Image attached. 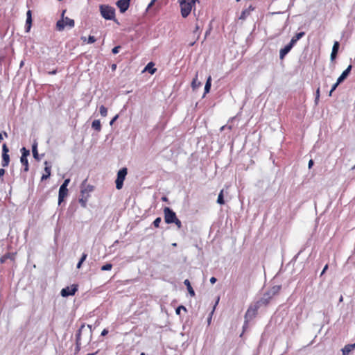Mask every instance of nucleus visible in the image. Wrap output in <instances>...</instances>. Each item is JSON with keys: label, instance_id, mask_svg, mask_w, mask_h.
<instances>
[{"label": "nucleus", "instance_id": "1", "mask_svg": "<svg viewBox=\"0 0 355 355\" xmlns=\"http://www.w3.org/2000/svg\"><path fill=\"white\" fill-rule=\"evenodd\" d=\"M65 12L66 10H62L61 14V19H59L56 23V30L58 31H62L66 26H68L69 28H72L75 26V21L73 19L67 17H64Z\"/></svg>", "mask_w": 355, "mask_h": 355}, {"label": "nucleus", "instance_id": "2", "mask_svg": "<svg viewBox=\"0 0 355 355\" xmlns=\"http://www.w3.org/2000/svg\"><path fill=\"white\" fill-rule=\"evenodd\" d=\"M99 10L101 16L106 20H115V9L108 5H101Z\"/></svg>", "mask_w": 355, "mask_h": 355}, {"label": "nucleus", "instance_id": "3", "mask_svg": "<svg viewBox=\"0 0 355 355\" xmlns=\"http://www.w3.org/2000/svg\"><path fill=\"white\" fill-rule=\"evenodd\" d=\"M259 308L260 306L256 302L248 307L245 314V324H248L249 321L256 316Z\"/></svg>", "mask_w": 355, "mask_h": 355}, {"label": "nucleus", "instance_id": "4", "mask_svg": "<svg viewBox=\"0 0 355 355\" xmlns=\"http://www.w3.org/2000/svg\"><path fill=\"white\" fill-rule=\"evenodd\" d=\"M128 169L125 167L121 168L117 173L116 180L115 181L116 188L121 189L123 185V181L127 175Z\"/></svg>", "mask_w": 355, "mask_h": 355}, {"label": "nucleus", "instance_id": "5", "mask_svg": "<svg viewBox=\"0 0 355 355\" xmlns=\"http://www.w3.org/2000/svg\"><path fill=\"white\" fill-rule=\"evenodd\" d=\"M164 220L166 223L171 224L173 223L175 220L177 218L175 212L170 207H165L164 209Z\"/></svg>", "mask_w": 355, "mask_h": 355}, {"label": "nucleus", "instance_id": "6", "mask_svg": "<svg viewBox=\"0 0 355 355\" xmlns=\"http://www.w3.org/2000/svg\"><path fill=\"white\" fill-rule=\"evenodd\" d=\"M78 285L73 284L71 286H66L63 288L60 291V295L63 297H67L69 296H73L78 291Z\"/></svg>", "mask_w": 355, "mask_h": 355}, {"label": "nucleus", "instance_id": "7", "mask_svg": "<svg viewBox=\"0 0 355 355\" xmlns=\"http://www.w3.org/2000/svg\"><path fill=\"white\" fill-rule=\"evenodd\" d=\"M180 4L181 8V15L184 18H185L190 14L193 4L187 2L186 0H181L180 1Z\"/></svg>", "mask_w": 355, "mask_h": 355}, {"label": "nucleus", "instance_id": "8", "mask_svg": "<svg viewBox=\"0 0 355 355\" xmlns=\"http://www.w3.org/2000/svg\"><path fill=\"white\" fill-rule=\"evenodd\" d=\"M9 148L6 144H3L2 146V161L1 165L3 167H6L10 163V155H8Z\"/></svg>", "mask_w": 355, "mask_h": 355}, {"label": "nucleus", "instance_id": "9", "mask_svg": "<svg viewBox=\"0 0 355 355\" xmlns=\"http://www.w3.org/2000/svg\"><path fill=\"white\" fill-rule=\"evenodd\" d=\"M85 324H83L80 326V327L79 328V329L77 331L76 334L75 353H78L80 350V347H81V343H80L81 334H82V331L85 328Z\"/></svg>", "mask_w": 355, "mask_h": 355}, {"label": "nucleus", "instance_id": "10", "mask_svg": "<svg viewBox=\"0 0 355 355\" xmlns=\"http://www.w3.org/2000/svg\"><path fill=\"white\" fill-rule=\"evenodd\" d=\"M130 0H119L116 6L119 8L121 12H125L129 8Z\"/></svg>", "mask_w": 355, "mask_h": 355}, {"label": "nucleus", "instance_id": "11", "mask_svg": "<svg viewBox=\"0 0 355 355\" xmlns=\"http://www.w3.org/2000/svg\"><path fill=\"white\" fill-rule=\"evenodd\" d=\"M272 297L268 293V292L265 293L263 295V297L258 301L256 302V303L259 306L262 305H268Z\"/></svg>", "mask_w": 355, "mask_h": 355}, {"label": "nucleus", "instance_id": "12", "mask_svg": "<svg viewBox=\"0 0 355 355\" xmlns=\"http://www.w3.org/2000/svg\"><path fill=\"white\" fill-rule=\"evenodd\" d=\"M68 195V189L60 187L58 192V205H60L64 198Z\"/></svg>", "mask_w": 355, "mask_h": 355}, {"label": "nucleus", "instance_id": "13", "mask_svg": "<svg viewBox=\"0 0 355 355\" xmlns=\"http://www.w3.org/2000/svg\"><path fill=\"white\" fill-rule=\"evenodd\" d=\"M352 66L349 64L347 68L343 71L341 75L338 77V83H342L349 76L351 70H352Z\"/></svg>", "mask_w": 355, "mask_h": 355}, {"label": "nucleus", "instance_id": "14", "mask_svg": "<svg viewBox=\"0 0 355 355\" xmlns=\"http://www.w3.org/2000/svg\"><path fill=\"white\" fill-rule=\"evenodd\" d=\"M293 47V46H292V44L288 43L284 48L281 49L279 51V58L281 60H283L284 57L291 51Z\"/></svg>", "mask_w": 355, "mask_h": 355}, {"label": "nucleus", "instance_id": "15", "mask_svg": "<svg viewBox=\"0 0 355 355\" xmlns=\"http://www.w3.org/2000/svg\"><path fill=\"white\" fill-rule=\"evenodd\" d=\"M32 21H33L32 20V11L31 10H28L26 12V24H25L26 32L30 31V29L32 26Z\"/></svg>", "mask_w": 355, "mask_h": 355}, {"label": "nucleus", "instance_id": "16", "mask_svg": "<svg viewBox=\"0 0 355 355\" xmlns=\"http://www.w3.org/2000/svg\"><path fill=\"white\" fill-rule=\"evenodd\" d=\"M339 47H340L339 42L338 41H335L334 43L333 47H332V51H331V56H330L331 61H334L336 58L337 54H338V52L339 50Z\"/></svg>", "mask_w": 355, "mask_h": 355}, {"label": "nucleus", "instance_id": "17", "mask_svg": "<svg viewBox=\"0 0 355 355\" xmlns=\"http://www.w3.org/2000/svg\"><path fill=\"white\" fill-rule=\"evenodd\" d=\"M15 254L16 252H6L0 258L1 263H4L8 259L13 261L15 259Z\"/></svg>", "mask_w": 355, "mask_h": 355}, {"label": "nucleus", "instance_id": "18", "mask_svg": "<svg viewBox=\"0 0 355 355\" xmlns=\"http://www.w3.org/2000/svg\"><path fill=\"white\" fill-rule=\"evenodd\" d=\"M44 164H45V168H44L45 173L43 174L42 176V178H41L42 181L48 179L51 175V166L50 165H49V163L47 161H45Z\"/></svg>", "mask_w": 355, "mask_h": 355}, {"label": "nucleus", "instance_id": "19", "mask_svg": "<svg viewBox=\"0 0 355 355\" xmlns=\"http://www.w3.org/2000/svg\"><path fill=\"white\" fill-rule=\"evenodd\" d=\"M355 349V343L353 344L346 345L342 349L343 355H348L349 353Z\"/></svg>", "mask_w": 355, "mask_h": 355}, {"label": "nucleus", "instance_id": "20", "mask_svg": "<svg viewBox=\"0 0 355 355\" xmlns=\"http://www.w3.org/2000/svg\"><path fill=\"white\" fill-rule=\"evenodd\" d=\"M87 180L85 179L81 184L80 188H82L83 190H85L88 194L89 193L92 192L94 189V187L90 184H87Z\"/></svg>", "mask_w": 355, "mask_h": 355}, {"label": "nucleus", "instance_id": "21", "mask_svg": "<svg viewBox=\"0 0 355 355\" xmlns=\"http://www.w3.org/2000/svg\"><path fill=\"white\" fill-rule=\"evenodd\" d=\"M304 35H305L304 32H300V33H296V35L292 37V39L291 40L289 43L291 44H292V46H293L296 44V42L299 40H300Z\"/></svg>", "mask_w": 355, "mask_h": 355}, {"label": "nucleus", "instance_id": "22", "mask_svg": "<svg viewBox=\"0 0 355 355\" xmlns=\"http://www.w3.org/2000/svg\"><path fill=\"white\" fill-rule=\"evenodd\" d=\"M32 153H33V157L39 161L40 159V155L38 154V151H37V142L36 141H35L32 145Z\"/></svg>", "mask_w": 355, "mask_h": 355}, {"label": "nucleus", "instance_id": "23", "mask_svg": "<svg viewBox=\"0 0 355 355\" xmlns=\"http://www.w3.org/2000/svg\"><path fill=\"white\" fill-rule=\"evenodd\" d=\"M201 83L198 80V73L196 74L195 77L193 78L191 82V87L193 91L196 90L198 87L201 86Z\"/></svg>", "mask_w": 355, "mask_h": 355}, {"label": "nucleus", "instance_id": "24", "mask_svg": "<svg viewBox=\"0 0 355 355\" xmlns=\"http://www.w3.org/2000/svg\"><path fill=\"white\" fill-rule=\"evenodd\" d=\"M184 284L187 286V291H188L189 295L192 297L195 296V295H196L195 291H194L193 288H192L189 280L185 279L184 282Z\"/></svg>", "mask_w": 355, "mask_h": 355}, {"label": "nucleus", "instance_id": "25", "mask_svg": "<svg viewBox=\"0 0 355 355\" xmlns=\"http://www.w3.org/2000/svg\"><path fill=\"white\" fill-rule=\"evenodd\" d=\"M282 288V286L280 285H276V286H272L268 291H267L268 293H270V295L273 297L274 295H275L276 294H277L279 291L281 290Z\"/></svg>", "mask_w": 355, "mask_h": 355}, {"label": "nucleus", "instance_id": "26", "mask_svg": "<svg viewBox=\"0 0 355 355\" xmlns=\"http://www.w3.org/2000/svg\"><path fill=\"white\" fill-rule=\"evenodd\" d=\"M154 63L150 62L146 66L144 71H148L150 74H153L156 71V68L154 67Z\"/></svg>", "mask_w": 355, "mask_h": 355}, {"label": "nucleus", "instance_id": "27", "mask_svg": "<svg viewBox=\"0 0 355 355\" xmlns=\"http://www.w3.org/2000/svg\"><path fill=\"white\" fill-rule=\"evenodd\" d=\"M211 77L209 76L206 81L205 85V94L204 96L209 93L211 89Z\"/></svg>", "mask_w": 355, "mask_h": 355}, {"label": "nucleus", "instance_id": "28", "mask_svg": "<svg viewBox=\"0 0 355 355\" xmlns=\"http://www.w3.org/2000/svg\"><path fill=\"white\" fill-rule=\"evenodd\" d=\"M20 162L23 166V168L21 169V172H27L29 170V165L28 159H20Z\"/></svg>", "mask_w": 355, "mask_h": 355}, {"label": "nucleus", "instance_id": "29", "mask_svg": "<svg viewBox=\"0 0 355 355\" xmlns=\"http://www.w3.org/2000/svg\"><path fill=\"white\" fill-rule=\"evenodd\" d=\"M92 128L99 132L101 130V124L99 120H94L92 123Z\"/></svg>", "mask_w": 355, "mask_h": 355}, {"label": "nucleus", "instance_id": "30", "mask_svg": "<svg viewBox=\"0 0 355 355\" xmlns=\"http://www.w3.org/2000/svg\"><path fill=\"white\" fill-rule=\"evenodd\" d=\"M87 257V253L83 252L82 254L80 259H79V261L77 263L76 268L78 269H80L81 268L83 262L86 260Z\"/></svg>", "mask_w": 355, "mask_h": 355}, {"label": "nucleus", "instance_id": "31", "mask_svg": "<svg viewBox=\"0 0 355 355\" xmlns=\"http://www.w3.org/2000/svg\"><path fill=\"white\" fill-rule=\"evenodd\" d=\"M200 33H201L200 28L198 24H196L195 29L193 31V34L196 37V40H198L199 39Z\"/></svg>", "mask_w": 355, "mask_h": 355}, {"label": "nucleus", "instance_id": "32", "mask_svg": "<svg viewBox=\"0 0 355 355\" xmlns=\"http://www.w3.org/2000/svg\"><path fill=\"white\" fill-rule=\"evenodd\" d=\"M251 13L249 12L248 10H247L246 9H244L242 12H241V14L240 15V17H239V19L240 20H245L246 19V18L250 15Z\"/></svg>", "mask_w": 355, "mask_h": 355}, {"label": "nucleus", "instance_id": "33", "mask_svg": "<svg viewBox=\"0 0 355 355\" xmlns=\"http://www.w3.org/2000/svg\"><path fill=\"white\" fill-rule=\"evenodd\" d=\"M21 156L20 159H26L27 157L30 155V150L26 149L25 147H23L21 149Z\"/></svg>", "mask_w": 355, "mask_h": 355}, {"label": "nucleus", "instance_id": "34", "mask_svg": "<svg viewBox=\"0 0 355 355\" xmlns=\"http://www.w3.org/2000/svg\"><path fill=\"white\" fill-rule=\"evenodd\" d=\"M217 203H218L219 205L225 204L223 190L220 191V192L218 194V199H217Z\"/></svg>", "mask_w": 355, "mask_h": 355}, {"label": "nucleus", "instance_id": "35", "mask_svg": "<svg viewBox=\"0 0 355 355\" xmlns=\"http://www.w3.org/2000/svg\"><path fill=\"white\" fill-rule=\"evenodd\" d=\"M99 112L102 116L105 117L107 114V109L104 105H101L99 107Z\"/></svg>", "mask_w": 355, "mask_h": 355}, {"label": "nucleus", "instance_id": "36", "mask_svg": "<svg viewBox=\"0 0 355 355\" xmlns=\"http://www.w3.org/2000/svg\"><path fill=\"white\" fill-rule=\"evenodd\" d=\"M112 264L110 263H106L103 266H101V270L103 271H107L110 270L112 268Z\"/></svg>", "mask_w": 355, "mask_h": 355}, {"label": "nucleus", "instance_id": "37", "mask_svg": "<svg viewBox=\"0 0 355 355\" xmlns=\"http://www.w3.org/2000/svg\"><path fill=\"white\" fill-rule=\"evenodd\" d=\"M87 200H88V198L84 197V196H83V198L80 197L79 198V203L80 204V205L83 207H87Z\"/></svg>", "mask_w": 355, "mask_h": 355}, {"label": "nucleus", "instance_id": "38", "mask_svg": "<svg viewBox=\"0 0 355 355\" xmlns=\"http://www.w3.org/2000/svg\"><path fill=\"white\" fill-rule=\"evenodd\" d=\"M182 310L184 311L185 312H187V308L183 306V305H180L178 306L176 309H175V313L177 315H180V311H182Z\"/></svg>", "mask_w": 355, "mask_h": 355}, {"label": "nucleus", "instance_id": "39", "mask_svg": "<svg viewBox=\"0 0 355 355\" xmlns=\"http://www.w3.org/2000/svg\"><path fill=\"white\" fill-rule=\"evenodd\" d=\"M162 221V219L160 217H157L155 219V220L153 221V225L155 227H158L159 226V224Z\"/></svg>", "mask_w": 355, "mask_h": 355}, {"label": "nucleus", "instance_id": "40", "mask_svg": "<svg viewBox=\"0 0 355 355\" xmlns=\"http://www.w3.org/2000/svg\"><path fill=\"white\" fill-rule=\"evenodd\" d=\"M340 83H338V80L336 81V83H334L332 87H331V89L329 92V96H331V94L332 92L337 88V87L340 85Z\"/></svg>", "mask_w": 355, "mask_h": 355}, {"label": "nucleus", "instance_id": "41", "mask_svg": "<svg viewBox=\"0 0 355 355\" xmlns=\"http://www.w3.org/2000/svg\"><path fill=\"white\" fill-rule=\"evenodd\" d=\"M304 250V248H302L292 259L291 262H295L299 255Z\"/></svg>", "mask_w": 355, "mask_h": 355}, {"label": "nucleus", "instance_id": "42", "mask_svg": "<svg viewBox=\"0 0 355 355\" xmlns=\"http://www.w3.org/2000/svg\"><path fill=\"white\" fill-rule=\"evenodd\" d=\"M329 268V264L327 263L324 267L323 268L320 275V277L322 278V276L324 275V274L326 272V271L328 270Z\"/></svg>", "mask_w": 355, "mask_h": 355}, {"label": "nucleus", "instance_id": "43", "mask_svg": "<svg viewBox=\"0 0 355 355\" xmlns=\"http://www.w3.org/2000/svg\"><path fill=\"white\" fill-rule=\"evenodd\" d=\"M121 46H116L112 49V52L113 54H116L119 52V50L121 49Z\"/></svg>", "mask_w": 355, "mask_h": 355}, {"label": "nucleus", "instance_id": "44", "mask_svg": "<svg viewBox=\"0 0 355 355\" xmlns=\"http://www.w3.org/2000/svg\"><path fill=\"white\" fill-rule=\"evenodd\" d=\"M83 196L89 198V194H88L85 190L80 188V197L83 198Z\"/></svg>", "mask_w": 355, "mask_h": 355}, {"label": "nucleus", "instance_id": "45", "mask_svg": "<svg viewBox=\"0 0 355 355\" xmlns=\"http://www.w3.org/2000/svg\"><path fill=\"white\" fill-rule=\"evenodd\" d=\"M95 42H96V38L94 36L89 35L88 37V40H87V43L88 44H92V43H94Z\"/></svg>", "mask_w": 355, "mask_h": 355}, {"label": "nucleus", "instance_id": "46", "mask_svg": "<svg viewBox=\"0 0 355 355\" xmlns=\"http://www.w3.org/2000/svg\"><path fill=\"white\" fill-rule=\"evenodd\" d=\"M319 98H320V88H318L316 90V96H315V104H318Z\"/></svg>", "mask_w": 355, "mask_h": 355}, {"label": "nucleus", "instance_id": "47", "mask_svg": "<svg viewBox=\"0 0 355 355\" xmlns=\"http://www.w3.org/2000/svg\"><path fill=\"white\" fill-rule=\"evenodd\" d=\"M69 182H70L69 178L65 179L60 187H64V188H67V186Z\"/></svg>", "mask_w": 355, "mask_h": 355}, {"label": "nucleus", "instance_id": "48", "mask_svg": "<svg viewBox=\"0 0 355 355\" xmlns=\"http://www.w3.org/2000/svg\"><path fill=\"white\" fill-rule=\"evenodd\" d=\"M173 223H175L178 226V228H180L182 226V223L178 218L175 220Z\"/></svg>", "mask_w": 355, "mask_h": 355}, {"label": "nucleus", "instance_id": "49", "mask_svg": "<svg viewBox=\"0 0 355 355\" xmlns=\"http://www.w3.org/2000/svg\"><path fill=\"white\" fill-rule=\"evenodd\" d=\"M108 332H109V331H108V329H104L102 331V332H101V336H105L108 334Z\"/></svg>", "mask_w": 355, "mask_h": 355}, {"label": "nucleus", "instance_id": "50", "mask_svg": "<svg viewBox=\"0 0 355 355\" xmlns=\"http://www.w3.org/2000/svg\"><path fill=\"white\" fill-rule=\"evenodd\" d=\"M5 173H6L5 169H3V168H1L0 169V178H1L2 181H3V177L4 174H5Z\"/></svg>", "mask_w": 355, "mask_h": 355}, {"label": "nucleus", "instance_id": "51", "mask_svg": "<svg viewBox=\"0 0 355 355\" xmlns=\"http://www.w3.org/2000/svg\"><path fill=\"white\" fill-rule=\"evenodd\" d=\"M118 117H119V115H117V114H116V116H114L112 118V119L110 121V124L112 125V124H113V123L116 121V119H118Z\"/></svg>", "mask_w": 355, "mask_h": 355}, {"label": "nucleus", "instance_id": "52", "mask_svg": "<svg viewBox=\"0 0 355 355\" xmlns=\"http://www.w3.org/2000/svg\"><path fill=\"white\" fill-rule=\"evenodd\" d=\"M254 7L252 5H250L248 8H245L247 10L249 11L250 13H251L252 11L254 10Z\"/></svg>", "mask_w": 355, "mask_h": 355}, {"label": "nucleus", "instance_id": "53", "mask_svg": "<svg viewBox=\"0 0 355 355\" xmlns=\"http://www.w3.org/2000/svg\"><path fill=\"white\" fill-rule=\"evenodd\" d=\"M209 281L211 284H214L217 282V279L215 277H211Z\"/></svg>", "mask_w": 355, "mask_h": 355}, {"label": "nucleus", "instance_id": "54", "mask_svg": "<svg viewBox=\"0 0 355 355\" xmlns=\"http://www.w3.org/2000/svg\"><path fill=\"white\" fill-rule=\"evenodd\" d=\"M156 1L157 0H151L150 2L148 3L147 8L149 9L150 8H151Z\"/></svg>", "mask_w": 355, "mask_h": 355}, {"label": "nucleus", "instance_id": "55", "mask_svg": "<svg viewBox=\"0 0 355 355\" xmlns=\"http://www.w3.org/2000/svg\"><path fill=\"white\" fill-rule=\"evenodd\" d=\"M156 1L157 0H151L150 2L148 3L147 8L149 9L150 8H151Z\"/></svg>", "mask_w": 355, "mask_h": 355}, {"label": "nucleus", "instance_id": "56", "mask_svg": "<svg viewBox=\"0 0 355 355\" xmlns=\"http://www.w3.org/2000/svg\"><path fill=\"white\" fill-rule=\"evenodd\" d=\"M313 159H310L309 162V164H308V167L309 168H311L312 166H313Z\"/></svg>", "mask_w": 355, "mask_h": 355}, {"label": "nucleus", "instance_id": "57", "mask_svg": "<svg viewBox=\"0 0 355 355\" xmlns=\"http://www.w3.org/2000/svg\"><path fill=\"white\" fill-rule=\"evenodd\" d=\"M87 327L90 329V340L92 337V326L91 324H88Z\"/></svg>", "mask_w": 355, "mask_h": 355}, {"label": "nucleus", "instance_id": "58", "mask_svg": "<svg viewBox=\"0 0 355 355\" xmlns=\"http://www.w3.org/2000/svg\"><path fill=\"white\" fill-rule=\"evenodd\" d=\"M248 324H245V323L243 324V331L242 334L240 335L241 337L243 336V334L244 331L245 330V329L248 327Z\"/></svg>", "mask_w": 355, "mask_h": 355}, {"label": "nucleus", "instance_id": "59", "mask_svg": "<svg viewBox=\"0 0 355 355\" xmlns=\"http://www.w3.org/2000/svg\"><path fill=\"white\" fill-rule=\"evenodd\" d=\"M56 73H57V70H55V69L49 72V74H50V75H55Z\"/></svg>", "mask_w": 355, "mask_h": 355}, {"label": "nucleus", "instance_id": "60", "mask_svg": "<svg viewBox=\"0 0 355 355\" xmlns=\"http://www.w3.org/2000/svg\"><path fill=\"white\" fill-rule=\"evenodd\" d=\"M1 134H2V135H3V136L5 137H8V133L6 131H3V132Z\"/></svg>", "mask_w": 355, "mask_h": 355}, {"label": "nucleus", "instance_id": "61", "mask_svg": "<svg viewBox=\"0 0 355 355\" xmlns=\"http://www.w3.org/2000/svg\"><path fill=\"white\" fill-rule=\"evenodd\" d=\"M219 300H220V297H217V300H216V303H215L214 306H216L218 304V302H219ZM214 309H215V307H214Z\"/></svg>", "mask_w": 355, "mask_h": 355}, {"label": "nucleus", "instance_id": "62", "mask_svg": "<svg viewBox=\"0 0 355 355\" xmlns=\"http://www.w3.org/2000/svg\"><path fill=\"white\" fill-rule=\"evenodd\" d=\"M98 351H96V352H94V353H89V354H86V355H96V354H98Z\"/></svg>", "mask_w": 355, "mask_h": 355}, {"label": "nucleus", "instance_id": "63", "mask_svg": "<svg viewBox=\"0 0 355 355\" xmlns=\"http://www.w3.org/2000/svg\"><path fill=\"white\" fill-rule=\"evenodd\" d=\"M196 42V40L195 41H193V42H191V43L189 44V46H193L195 44Z\"/></svg>", "mask_w": 355, "mask_h": 355}, {"label": "nucleus", "instance_id": "64", "mask_svg": "<svg viewBox=\"0 0 355 355\" xmlns=\"http://www.w3.org/2000/svg\"><path fill=\"white\" fill-rule=\"evenodd\" d=\"M197 1L198 0H190L189 3H191L192 4H195Z\"/></svg>", "mask_w": 355, "mask_h": 355}]
</instances>
